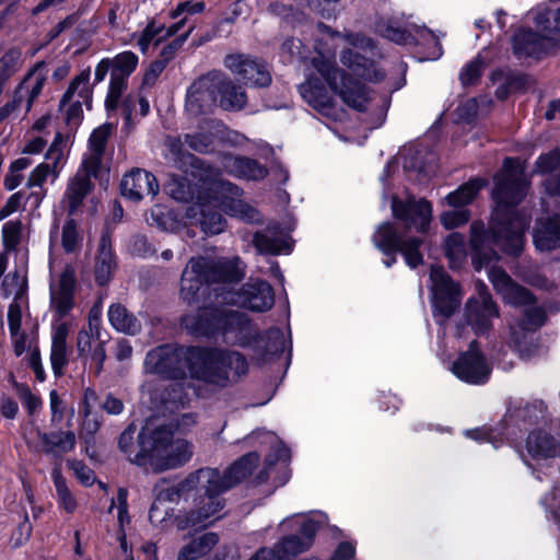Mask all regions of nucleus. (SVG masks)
<instances>
[{
	"instance_id": "obj_1",
	"label": "nucleus",
	"mask_w": 560,
	"mask_h": 560,
	"mask_svg": "<svg viewBox=\"0 0 560 560\" xmlns=\"http://www.w3.org/2000/svg\"><path fill=\"white\" fill-rule=\"evenodd\" d=\"M341 48L340 60L349 71L366 81L378 82L383 72L371 61L372 43L360 34L341 35L319 24L314 45L315 56L311 58V72L299 86L303 100L319 114L339 119L341 112L336 107L332 92L349 107L364 110L371 100L370 92L358 81L346 78L335 67L336 49Z\"/></svg>"
},
{
	"instance_id": "obj_2",
	"label": "nucleus",
	"mask_w": 560,
	"mask_h": 560,
	"mask_svg": "<svg viewBox=\"0 0 560 560\" xmlns=\"http://www.w3.org/2000/svg\"><path fill=\"white\" fill-rule=\"evenodd\" d=\"M528 180L520 160L508 158L502 171L495 176L492 192L495 202L490 230L491 241L509 254H518L524 245V232L529 220L517 213L514 207L524 198Z\"/></svg>"
},
{
	"instance_id": "obj_3",
	"label": "nucleus",
	"mask_w": 560,
	"mask_h": 560,
	"mask_svg": "<svg viewBox=\"0 0 560 560\" xmlns=\"http://www.w3.org/2000/svg\"><path fill=\"white\" fill-rule=\"evenodd\" d=\"M232 365L237 376L247 370L241 352H148L144 359L148 373L177 380L188 371L192 378L220 388L229 385Z\"/></svg>"
},
{
	"instance_id": "obj_4",
	"label": "nucleus",
	"mask_w": 560,
	"mask_h": 560,
	"mask_svg": "<svg viewBox=\"0 0 560 560\" xmlns=\"http://www.w3.org/2000/svg\"><path fill=\"white\" fill-rule=\"evenodd\" d=\"M240 189L229 182L217 179L209 184L198 201L186 210L185 228L199 225L205 234L224 231L225 221L217 209L246 221L256 219V211L240 198ZM187 235L192 237L189 229Z\"/></svg>"
},
{
	"instance_id": "obj_5",
	"label": "nucleus",
	"mask_w": 560,
	"mask_h": 560,
	"mask_svg": "<svg viewBox=\"0 0 560 560\" xmlns=\"http://www.w3.org/2000/svg\"><path fill=\"white\" fill-rule=\"evenodd\" d=\"M243 277L244 268L236 257H194L183 270L180 295L186 302L191 303L206 285L237 282Z\"/></svg>"
},
{
	"instance_id": "obj_6",
	"label": "nucleus",
	"mask_w": 560,
	"mask_h": 560,
	"mask_svg": "<svg viewBox=\"0 0 560 560\" xmlns=\"http://www.w3.org/2000/svg\"><path fill=\"white\" fill-rule=\"evenodd\" d=\"M184 324L195 335L212 339L215 342L223 341L245 346L244 341L250 334L247 316L226 306L207 307L197 318L186 317Z\"/></svg>"
},
{
	"instance_id": "obj_7",
	"label": "nucleus",
	"mask_w": 560,
	"mask_h": 560,
	"mask_svg": "<svg viewBox=\"0 0 560 560\" xmlns=\"http://www.w3.org/2000/svg\"><path fill=\"white\" fill-rule=\"evenodd\" d=\"M535 30L520 28L513 37V51L518 58H540L553 46L560 34V8L539 7L530 12Z\"/></svg>"
},
{
	"instance_id": "obj_8",
	"label": "nucleus",
	"mask_w": 560,
	"mask_h": 560,
	"mask_svg": "<svg viewBox=\"0 0 560 560\" xmlns=\"http://www.w3.org/2000/svg\"><path fill=\"white\" fill-rule=\"evenodd\" d=\"M488 276L495 292L505 304L526 307L521 323L523 329L536 330L545 324L546 311L535 305L536 299L529 290L516 283L502 268L491 267Z\"/></svg>"
},
{
	"instance_id": "obj_9",
	"label": "nucleus",
	"mask_w": 560,
	"mask_h": 560,
	"mask_svg": "<svg viewBox=\"0 0 560 560\" xmlns=\"http://www.w3.org/2000/svg\"><path fill=\"white\" fill-rule=\"evenodd\" d=\"M372 240L374 245L385 255L400 252L410 268H416L422 264L423 258L419 250L422 240L398 233L392 223H382L373 234Z\"/></svg>"
},
{
	"instance_id": "obj_10",
	"label": "nucleus",
	"mask_w": 560,
	"mask_h": 560,
	"mask_svg": "<svg viewBox=\"0 0 560 560\" xmlns=\"http://www.w3.org/2000/svg\"><path fill=\"white\" fill-rule=\"evenodd\" d=\"M172 434L173 431L167 425L148 421L138 435L139 451L135 453L131 462L155 471Z\"/></svg>"
},
{
	"instance_id": "obj_11",
	"label": "nucleus",
	"mask_w": 560,
	"mask_h": 560,
	"mask_svg": "<svg viewBox=\"0 0 560 560\" xmlns=\"http://www.w3.org/2000/svg\"><path fill=\"white\" fill-rule=\"evenodd\" d=\"M203 9V2H180L172 13L173 19H180L168 28H165L163 24L156 23L155 21L149 22L137 42L140 50L144 54L151 45L158 46L162 40L176 34L187 22L188 15L200 13Z\"/></svg>"
},
{
	"instance_id": "obj_12",
	"label": "nucleus",
	"mask_w": 560,
	"mask_h": 560,
	"mask_svg": "<svg viewBox=\"0 0 560 560\" xmlns=\"http://www.w3.org/2000/svg\"><path fill=\"white\" fill-rule=\"evenodd\" d=\"M430 281L434 311L441 316H451L462 300L458 285L438 266L431 267Z\"/></svg>"
},
{
	"instance_id": "obj_13",
	"label": "nucleus",
	"mask_w": 560,
	"mask_h": 560,
	"mask_svg": "<svg viewBox=\"0 0 560 560\" xmlns=\"http://www.w3.org/2000/svg\"><path fill=\"white\" fill-rule=\"evenodd\" d=\"M217 472L213 468H201L189 474L177 485L170 486L166 480H161L154 488L155 499L161 503L177 502L182 498H187L198 486L203 489L209 483L215 482Z\"/></svg>"
},
{
	"instance_id": "obj_14",
	"label": "nucleus",
	"mask_w": 560,
	"mask_h": 560,
	"mask_svg": "<svg viewBox=\"0 0 560 560\" xmlns=\"http://www.w3.org/2000/svg\"><path fill=\"white\" fill-rule=\"evenodd\" d=\"M225 490H215L200 486L195 488L196 508L192 509L185 518H177V526L184 529L188 526H206L211 523L210 518L218 514L222 508V501L219 495Z\"/></svg>"
},
{
	"instance_id": "obj_15",
	"label": "nucleus",
	"mask_w": 560,
	"mask_h": 560,
	"mask_svg": "<svg viewBox=\"0 0 560 560\" xmlns=\"http://www.w3.org/2000/svg\"><path fill=\"white\" fill-rule=\"evenodd\" d=\"M476 290L477 296L467 302L466 317L474 331L481 335L491 328V319L499 316V311L482 282L476 283Z\"/></svg>"
},
{
	"instance_id": "obj_16",
	"label": "nucleus",
	"mask_w": 560,
	"mask_h": 560,
	"mask_svg": "<svg viewBox=\"0 0 560 560\" xmlns=\"http://www.w3.org/2000/svg\"><path fill=\"white\" fill-rule=\"evenodd\" d=\"M223 300L254 312H266L272 307L275 294L268 282L256 280L248 282L241 292H228Z\"/></svg>"
},
{
	"instance_id": "obj_17",
	"label": "nucleus",
	"mask_w": 560,
	"mask_h": 560,
	"mask_svg": "<svg viewBox=\"0 0 560 560\" xmlns=\"http://www.w3.org/2000/svg\"><path fill=\"white\" fill-rule=\"evenodd\" d=\"M393 215L402 221L407 228H413L417 232H425L432 220V206L425 199L417 200L413 197L406 201L393 198Z\"/></svg>"
},
{
	"instance_id": "obj_18",
	"label": "nucleus",
	"mask_w": 560,
	"mask_h": 560,
	"mask_svg": "<svg viewBox=\"0 0 560 560\" xmlns=\"http://www.w3.org/2000/svg\"><path fill=\"white\" fill-rule=\"evenodd\" d=\"M225 67L236 74L245 84L254 86H267L271 82L267 66L246 55H229L225 58Z\"/></svg>"
},
{
	"instance_id": "obj_19",
	"label": "nucleus",
	"mask_w": 560,
	"mask_h": 560,
	"mask_svg": "<svg viewBox=\"0 0 560 560\" xmlns=\"http://www.w3.org/2000/svg\"><path fill=\"white\" fill-rule=\"evenodd\" d=\"M75 268L67 265L62 272L50 281V305L59 315H67L74 305Z\"/></svg>"
},
{
	"instance_id": "obj_20",
	"label": "nucleus",
	"mask_w": 560,
	"mask_h": 560,
	"mask_svg": "<svg viewBox=\"0 0 560 560\" xmlns=\"http://www.w3.org/2000/svg\"><path fill=\"white\" fill-rule=\"evenodd\" d=\"M451 371L459 380L478 385L488 381L491 366L482 352H462L451 365Z\"/></svg>"
},
{
	"instance_id": "obj_21",
	"label": "nucleus",
	"mask_w": 560,
	"mask_h": 560,
	"mask_svg": "<svg viewBox=\"0 0 560 560\" xmlns=\"http://www.w3.org/2000/svg\"><path fill=\"white\" fill-rule=\"evenodd\" d=\"M219 85V77L208 74L197 79L188 89L186 109L191 115L206 113L214 103V89Z\"/></svg>"
},
{
	"instance_id": "obj_22",
	"label": "nucleus",
	"mask_w": 560,
	"mask_h": 560,
	"mask_svg": "<svg viewBox=\"0 0 560 560\" xmlns=\"http://www.w3.org/2000/svg\"><path fill=\"white\" fill-rule=\"evenodd\" d=\"M120 190L124 197L139 201L145 196H155L159 191V184L151 173L137 168L122 177Z\"/></svg>"
},
{
	"instance_id": "obj_23",
	"label": "nucleus",
	"mask_w": 560,
	"mask_h": 560,
	"mask_svg": "<svg viewBox=\"0 0 560 560\" xmlns=\"http://www.w3.org/2000/svg\"><path fill=\"white\" fill-rule=\"evenodd\" d=\"M525 448L527 455L522 454V457L528 466H532L528 457L539 462L555 458L560 454V443L544 430L532 431L527 436Z\"/></svg>"
},
{
	"instance_id": "obj_24",
	"label": "nucleus",
	"mask_w": 560,
	"mask_h": 560,
	"mask_svg": "<svg viewBox=\"0 0 560 560\" xmlns=\"http://www.w3.org/2000/svg\"><path fill=\"white\" fill-rule=\"evenodd\" d=\"M316 530L317 523L312 520H306L302 525L303 538L295 535L285 537L282 541L277 544L275 548L269 549L273 552V555H271V559L288 560L289 557L307 550Z\"/></svg>"
},
{
	"instance_id": "obj_25",
	"label": "nucleus",
	"mask_w": 560,
	"mask_h": 560,
	"mask_svg": "<svg viewBox=\"0 0 560 560\" xmlns=\"http://www.w3.org/2000/svg\"><path fill=\"white\" fill-rule=\"evenodd\" d=\"M75 445V434L72 431H60L46 433L37 431V442L33 447L37 452H43L56 458H61L65 454L71 452Z\"/></svg>"
},
{
	"instance_id": "obj_26",
	"label": "nucleus",
	"mask_w": 560,
	"mask_h": 560,
	"mask_svg": "<svg viewBox=\"0 0 560 560\" xmlns=\"http://www.w3.org/2000/svg\"><path fill=\"white\" fill-rule=\"evenodd\" d=\"M258 460L259 456L257 453H248L234 463L223 476H221L219 470L214 469L217 480L209 483L208 488L215 489L217 491L228 490L247 477L256 467Z\"/></svg>"
},
{
	"instance_id": "obj_27",
	"label": "nucleus",
	"mask_w": 560,
	"mask_h": 560,
	"mask_svg": "<svg viewBox=\"0 0 560 560\" xmlns=\"http://www.w3.org/2000/svg\"><path fill=\"white\" fill-rule=\"evenodd\" d=\"M100 171L101 170L84 167V163H81V166L71 178L66 189V198L71 213L82 205L84 198L92 189L91 177H97Z\"/></svg>"
},
{
	"instance_id": "obj_28",
	"label": "nucleus",
	"mask_w": 560,
	"mask_h": 560,
	"mask_svg": "<svg viewBox=\"0 0 560 560\" xmlns=\"http://www.w3.org/2000/svg\"><path fill=\"white\" fill-rule=\"evenodd\" d=\"M534 172L545 176L544 186L548 195L560 196V150L539 155Z\"/></svg>"
},
{
	"instance_id": "obj_29",
	"label": "nucleus",
	"mask_w": 560,
	"mask_h": 560,
	"mask_svg": "<svg viewBox=\"0 0 560 560\" xmlns=\"http://www.w3.org/2000/svg\"><path fill=\"white\" fill-rule=\"evenodd\" d=\"M194 454L192 444L185 439H174L173 435L167 441L162 457L155 471H164L182 467L190 460Z\"/></svg>"
},
{
	"instance_id": "obj_30",
	"label": "nucleus",
	"mask_w": 560,
	"mask_h": 560,
	"mask_svg": "<svg viewBox=\"0 0 560 560\" xmlns=\"http://www.w3.org/2000/svg\"><path fill=\"white\" fill-rule=\"evenodd\" d=\"M254 245L260 254H290L292 249V241L288 233L278 231L277 228H268L264 232L256 233Z\"/></svg>"
},
{
	"instance_id": "obj_31",
	"label": "nucleus",
	"mask_w": 560,
	"mask_h": 560,
	"mask_svg": "<svg viewBox=\"0 0 560 560\" xmlns=\"http://www.w3.org/2000/svg\"><path fill=\"white\" fill-rule=\"evenodd\" d=\"M221 165L226 173L238 178L257 180L267 175L265 166L243 156L224 155Z\"/></svg>"
},
{
	"instance_id": "obj_32",
	"label": "nucleus",
	"mask_w": 560,
	"mask_h": 560,
	"mask_svg": "<svg viewBox=\"0 0 560 560\" xmlns=\"http://www.w3.org/2000/svg\"><path fill=\"white\" fill-rule=\"evenodd\" d=\"M117 268L110 241L107 236L101 238L94 262V277L100 285L108 283Z\"/></svg>"
},
{
	"instance_id": "obj_33",
	"label": "nucleus",
	"mask_w": 560,
	"mask_h": 560,
	"mask_svg": "<svg viewBox=\"0 0 560 560\" xmlns=\"http://www.w3.org/2000/svg\"><path fill=\"white\" fill-rule=\"evenodd\" d=\"M113 128L112 124H104L92 132L89 140L88 152L84 154L82 160L84 167L90 170H101L105 145Z\"/></svg>"
},
{
	"instance_id": "obj_34",
	"label": "nucleus",
	"mask_w": 560,
	"mask_h": 560,
	"mask_svg": "<svg viewBox=\"0 0 560 560\" xmlns=\"http://www.w3.org/2000/svg\"><path fill=\"white\" fill-rule=\"evenodd\" d=\"M534 243L539 250H551L560 246V215L539 221L534 232Z\"/></svg>"
},
{
	"instance_id": "obj_35",
	"label": "nucleus",
	"mask_w": 560,
	"mask_h": 560,
	"mask_svg": "<svg viewBox=\"0 0 560 560\" xmlns=\"http://www.w3.org/2000/svg\"><path fill=\"white\" fill-rule=\"evenodd\" d=\"M72 145L70 135L57 132L49 145L45 158L52 170V180H56L65 167Z\"/></svg>"
},
{
	"instance_id": "obj_36",
	"label": "nucleus",
	"mask_w": 560,
	"mask_h": 560,
	"mask_svg": "<svg viewBox=\"0 0 560 560\" xmlns=\"http://www.w3.org/2000/svg\"><path fill=\"white\" fill-rule=\"evenodd\" d=\"M218 542V535L211 532L194 537L179 549L177 560H198L207 555Z\"/></svg>"
},
{
	"instance_id": "obj_37",
	"label": "nucleus",
	"mask_w": 560,
	"mask_h": 560,
	"mask_svg": "<svg viewBox=\"0 0 560 560\" xmlns=\"http://www.w3.org/2000/svg\"><path fill=\"white\" fill-rule=\"evenodd\" d=\"M107 316L110 325L117 331L133 336L141 330V320L121 304L110 305Z\"/></svg>"
},
{
	"instance_id": "obj_38",
	"label": "nucleus",
	"mask_w": 560,
	"mask_h": 560,
	"mask_svg": "<svg viewBox=\"0 0 560 560\" xmlns=\"http://www.w3.org/2000/svg\"><path fill=\"white\" fill-rule=\"evenodd\" d=\"M22 264L13 272L5 276L2 282V291L7 298L12 296L13 302H20L27 290V276L25 268L26 254H21Z\"/></svg>"
},
{
	"instance_id": "obj_39",
	"label": "nucleus",
	"mask_w": 560,
	"mask_h": 560,
	"mask_svg": "<svg viewBox=\"0 0 560 560\" xmlns=\"http://www.w3.org/2000/svg\"><path fill=\"white\" fill-rule=\"evenodd\" d=\"M91 70H82L70 83L68 90L61 98L65 106L69 100H81L88 108L92 104V86L90 84Z\"/></svg>"
},
{
	"instance_id": "obj_40",
	"label": "nucleus",
	"mask_w": 560,
	"mask_h": 560,
	"mask_svg": "<svg viewBox=\"0 0 560 560\" xmlns=\"http://www.w3.org/2000/svg\"><path fill=\"white\" fill-rule=\"evenodd\" d=\"M46 78L37 69L31 71L16 89L20 98L24 101V112L28 113L34 101L42 93Z\"/></svg>"
},
{
	"instance_id": "obj_41",
	"label": "nucleus",
	"mask_w": 560,
	"mask_h": 560,
	"mask_svg": "<svg viewBox=\"0 0 560 560\" xmlns=\"http://www.w3.org/2000/svg\"><path fill=\"white\" fill-rule=\"evenodd\" d=\"M98 311L92 312L90 315V332L82 331L78 337V348L84 350H103L107 341V332L102 331L98 327Z\"/></svg>"
},
{
	"instance_id": "obj_42",
	"label": "nucleus",
	"mask_w": 560,
	"mask_h": 560,
	"mask_svg": "<svg viewBox=\"0 0 560 560\" xmlns=\"http://www.w3.org/2000/svg\"><path fill=\"white\" fill-rule=\"evenodd\" d=\"M217 88H219L220 93V105L224 109L240 110L245 106L247 102L245 92L231 80L219 79V85Z\"/></svg>"
},
{
	"instance_id": "obj_43",
	"label": "nucleus",
	"mask_w": 560,
	"mask_h": 560,
	"mask_svg": "<svg viewBox=\"0 0 560 560\" xmlns=\"http://www.w3.org/2000/svg\"><path fill=\"white\" fill-rule=\"evenodd\" d=\"M471 237L470 243L471 247L475 250L474 264L476 269H480L482 266H488L492 256H495L494 253L491 255L486 252L485 243L489 240V236L486 235L483 230V224L479 222H474L470 226Z\"/></svg>"
},
{
	"instance_id": "obj_44",
	"label": "nucleus",
	"mask_w": 560,
	"mask_h": 560,
	"mask_svg": "<svg viewBox=\"0 0 560 560\" xmlns=\"http://www.w3.org/2000/svg\"><path fill=\"white\" fill-rule=\"evenodd\" d=\"M482 185L483 182L478 178L463 184L458 189L450 192L445 197L447 206L452 208L465 209V206L470 203L476 198Z\"/></svg>"
},
{
	"instance_id": "obj_45",
	"label": "nucleus",
	"mask_w": 560,
	"mask_h": 560,
	"mask_svg": "<svg viewBox=\"0 0 560 560\" xmlns=\"http://www.w3.org/2000/svg\"><path fill=\"white\" fill-rule=\"evenodd\" d=\"M109 61L112 65L110 74L128 79L136 70L139 58L135 52L126 50L116 55L114 58H109Z\"/></svg>"
},
{
	"instance_id": "obj_46",
	"label": "nucleus",
	"mask_w": 560,
	"mask_h": 560,
	"mask_svg": "<svg viewBox=\"0 0 560 560\" xmlns=\"http://www.w3.org/2000/svg\"><path fill=\"white\" fill-rule=\"evenodd\" d=\"M445 255L451 268H459L466 259L464 237L458 233L451 234L445 241Z\"/></svg>"
},
{
	"instance_id": "obj_47",
	"label": "nucleus",
	"mask_w": 560,
	"mask_h": 560,
	"mask_svg": "<svg viewBox=\"0 0 560 560\" xmlns=\"http://www.w3.org/2000/svg\"><path fill=\"white\" fill-rule=\"evenodd\" d=\"M25 237L24 226L20 220H10L2 226V243L5 252L18 250Z\"/></svg>"
},
{
	"instance_id": "obj_48",
	"label": "nucleus",
	"mask_w": 560,
	"mask_h": 560,
	"mask_svg": "<svg viewBox=\"0 0 560 560\" xmlns=\"http://www.w3.org/2000/svg\"><path fill=\"white\" fill-rule=\"evenodd\" d=\"M23 61L19 49H10L0 58V85L21 69Z\"/></svg>"
},
{
	"instance_id": "obj_49",
	"label": "nucleus",
	"mask_w": 560,
	"mask_h": 560,
	"mask_svg": "<svg viewBox=\"0 0 560 560\" xmlns=\"http://www.w3.org/2000/svg\"><path fill=\"white\" fill-rule=\"evenodd\" d=\"M52 479L57 491V498L59 505L67 512L73 513L77 509V501L73 498L72 493L67 487L65 478L61 476L60 471L55 469L52 471Z\"/></svg>"
},
{
	"instance_id": "obj_50",
	"label": "nucleus",
	"mask_w": 560,
	"mask_h": 560,
	"mask_svg": "<svg viewBox=\"0 0 560 560\" xmlns=\"http://www.w3.org/2000/svg\"><path fill=\"white\" fill-rule=\"evenodd\" d=\"M490 103L491 101L487 97L467 100L457 107V117L469 121L478 115H483Z\"/></svg>"
},
{
	"instance_id": "obj_51",
	"label": "nucleus",
	"mask_w": 560,
	"mask_h": 560,
	"mask_svg": "<svg viewBox=\"0 0 560 560\" xmlns=\"http://www.w3.org/2000/svg\"><path fill=\"white\" fill-rule=\"evenodd\" d=\"M61 246L66 253H75L81 247L82 236L80 235L74 220L65 222L61 230Z\"/></svg>"
},
{
	"instance_id": "obj_52",
	"label": "nucleus",
	"mask_w": 560,
	"mask_h": 560,
	"mask_svg": "<svg viewBox=\"0 0 560 560\" xmlns=\"http://www.w3.org/2000/svg\"><path fill=\"white\" fill-rule=\"evenodd\" d=\"M465 435L477 442H488L492 444L494 448H498L503 443V430L502 425L498 428H477L467 430Z\"/></svg>"
},
{
	"instance_id": "obj_53",
	"label": "nucleus",
	"mask_w": 560,
	"mask_h": 560,
	"mask_svg": "<svg viewBox=\"0 0 560 560\" xmlns=\"http://www.w3.org/2000/svg\"><path fill=\"white\" fill-rule=\"evenodd\" d=\"M151 220L152 224H155L163 231L178 232L180 230V223L175 219L174 213L164 208L156 207L153 209Z\"/></svg>"
},
{
	"instance_id": "obj_54",
	"label": "nucleus",
	"mask_w": 560,
	"mask_h": 560,
	"mask_svg": "<svg viewBox=\"0 0 560 560\" xmlns=\"http://www.w3.org/2000/svg\"><path fill=\"white\" fill-rule=\"evenodd\" d=\"M470 213L467 209L454 208L453 210L444 211L440 215L442 225L447 229H455L468 222Z\"/></svg>"
},
{
	"instance_id": "obj_55",
	"label": "nucleus",
	"mask_w": 560,
	"mask_h": 560,
	"mask_svg": "<svg viewBox=\"0 0 560 560\" xmlns=\"http://www.w3.org/2000/svg\"><path fill=\"white\" fill-rule=\"evenodd\" d=\"M139 110L141 116L148 115L150 110L149 101L143 96H128L124 103L125 120L130 124L132 114Z\"/></svg>"
},
{
	"instance_id": "obj_56",
	"label": "nucleus",
	"mask_w": 560,
	"mask_h": 560,
	"mask_svg": "<svg viewBox=\"0 0 560 560\" xmlns=\"http://www.w3.org/2000/svg\"><path fill=\"white\" fill-rule=\"evenodd\" d=\"M127 88V79L110 74L108 94L105 101L107 109L116 108L122 92Z\"/></svg>"
},
{
	"instance_id": "obj_57",
	"label": "nucleus",
	"mask_w": 560,
	"mask_h": 560,
	"mask_svg": "<svg viewBox=\"0 0 560 560\" xmlns=\"http://www.w3.org/2000/svg\"><path fill=\"white\" fill-rule=\"evenodd\" d=\"M52 178V170L48 163H39L32 170L27 177L26 186L28 188L39 187L42 188L48 177Z\"/></svg>"
},
{
	"instance_id": "obj_58",
	"label": "nucleus",
	"mask_w": 560,
	"mask_h": 560,
	"mask_svg": "<svg viewBox=\"0 0 560 560\" xmlns=\"http://www.w3.org/2000/svg\"><path fill=\"white\" fill-rule=\"evenodd\" d=\"M419 40L431 45V51L423 58L424 60H436L442 56V48L439 37L425 27L419 28Z\"/></svg>"
},
{
	"instance_id": "obj_59",
	"label": "nucleus",
	"mask_w": 560,
	"mask_h": 560,
	"mask_svg": "<svg viewBox=\"0 0 560 560\" xmlns=\"http://www.w3.org/2000/svg\"><path fill=\"white\" fill-rule=\"evenodd\" d=\"M82 105H84V103L81 100L75 98L69 100L65 106L60 102V106L65 110L68 125H79L83 115Z\"/></svg>"
},
{
	"instance_id": "obj_60",
	"label": "nucleus",
	"mask_w": 560,
	"mask_h": 560,
	"mask_svg": "<svg viewBox=\"0 0 560 560\" xmlns=\"http://www.w3.org/2000/svg\"><path fill=\"white\" fill-rule=\"evenodd\" d=\"M22 108H24V101L15 92L13 98L0 108V122L19 118Z\"/></svg>"
},
{
	"instance_id": "obj_61",
	"label": "nucleus",
	"mask_w": 560,
	"mask_h": 560,
	"mask_svg": "<svg viewBox=\"0 0 560 560\" xmlns=\"http://www.w3.org/2000/svg\"><path fill=\"white\" fill-rule=\"evenodd\" d=\"M517 276L534 288L541 290H551L553 288V283L538 271H520Z\"/></svg>"
},
{
	"instance_id": "obj_62",
	"label": "nucleus",
	"mask_w": 560,
	"mask_h": 560,
	"mask_svg": "<svg viewBox=\"0 0 560 560\" xmlns=\"http://www.w3.org/2000/svg\"><path fill=\"white\" fill-rule=\"evenodd\" d=\"M185 141L190 149L202 153L209 151L213 142V135H187Z\"/></svg>"
},
{
	"instance_id": "obj_63",
	"label": "nucleus",
	"mask_w": 560,
	"mask_h": 560,
	"mask_svg": "<svg viewBox=\"0 0 560 560\" xmlns=\"http://www.w3.org/2000/svg\"><path fill=\"white\" fill-rule=\"evenodd\" d=\"M70 469L74 472L75 477L84 485L90 486L94 481L93 470L80 460H70L68 463Z\"/></svg>"
},
{
	"instance_id": "obj_64",
	"label": "nucleus",
	"mask_w": 560,
	"mask_h": 560,
	"mask_svg": "<svg viewBox=\"0 0 560 560\" xmlns=\"http://www.w3.org/2000/svg\"><path fill=\"white\" fill-rule=\"evenodd\" d=\"M24 203V196L21 191H18L9 197L4 206L0 209V220L5 219L12 213L22 209Z\"/></svg>"
}]
</instances>
